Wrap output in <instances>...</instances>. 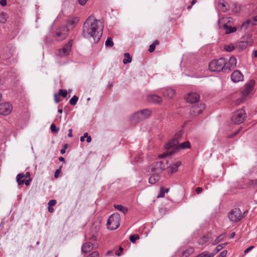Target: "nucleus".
Returning a JSON list of instances; mask_svg holds the SVG:
<instances>
[{
    "mask_svg": "<svg viewBox=\"0 0 257 257\" xmlns=\"http://www.w3.org/2000/svg\"><path fill=\"white\" fill-rule=\"evenodd\" d=\"M102 34V28L98 25V21L93 17H89L83 24V36L87 39H93L94 42H97Z\"/></svg>",
    "mask_w": 257,
    "mask_h": 257,
    "instance_id": "f257e3e1",
    "label": "nucleus"
},
{
    "mask_svg": "<svg viewBox=\"0 0 257 257\" xmlns=\"http://www.w3.org/2000/svg\"><path fill=\"white\" fill-rule=\"evenodd\" d=\"M181 137V133L180 132L177 133L174 138L169 142H168L165 146V148L166 150L171 149H175L176 150L184 149L190 148V144L189 142L187 141L181 143L179 145V138Z\"/></svg>",
    "mask_w": 257,
    "mask_h": 257,
    "instance_id": "f03ea898",
    "label": "nucleus"
},
{
    "mask_svg": "<svg viewBox=\"0 0 257 257\" xmlns=\"http://www.w3.org/2000/svg\"><path fill=\"white\" fill-rule=\"evenodd\" d=\"M151 111L149 109H145L134 113L130 117V121L133 124L145 120L151 115Z\"/></svg>",
    "mask_w": 257,
    "mask_h": 257,
    "instance_id": "7ed1b4c3",
    "label": "nucleus"
},
{
    "mask_svg": "<svg viewBox=\"0 0 257 257\" xmlns=\"http://www.w3.org/2000/svg\"><path fill=\"white\" fill-rule=\"evenodd\" d=\"M224 63L225 59L223 58L213 60L209 64V69L212 72L222 71L224 72L223 66H224Z\"/></svg>",
    "mask_w": 257,
    "mask_h": 257,
    "instance_id": "20e7f679",
    "label": "nucleus"
},
{
    "mask_svg": "<svg viewBox=\"0 0 257 257\" xmlns=\"http://www.w3.org/2000/svg\"><path fill=\"white\" fill-rule=\"evenodd\" d=\"M168 163L169 161L167 160L156 162L149 167V170H151V171H155L160 173L168 167Z\"/></svg>",
    "mask_w": 257,
    "mask_h": 257,
    "instance_id": "39448f33",
    "label": "nucleus"
},
{
    "mask_svg": "<svg viewBox=\"0 0 257 257\" xmlns=\"http://www.w3.org/2000/svg\"><path fill=\"white\" fill-rule=\"evenodd\" d=\"M119 219L120 217L118 214L111 215L107 221V228L110 230H114L117 228L119 225L118 223Z\"/></svg>",
    "mask_w": 257,
    "mask_h": 257,
    "instance_id": "423d86ee",
    "label": "nucleus"
},
{
    "mask_svg": "<svg viewBox=\"0 0 257 257\" xmlns=\"http://www.w3.org/2000/svg\"><path fill=\"white\" fill-rule=\"evenodd\" d=\"M246 117V113L243 109H240L235 112L232 117L231 120L235 124L242 123Z\"/></svg>",
    "mask_w": 257,
    "mask_h": 257,
    "instance_id": "0eeeda50",
    "label": "nucleus"
},
{
    "mask_svg": "<svg viewBox=\"0 0 257 257\" xmlns=\"http://www.w3.org/2000/svg\"><path fill=\"white\" fill-rule=\"evenodd\" d=\"M237 60L235 57L231 56L228 61L225 59L224 66H223L224 72L226 73L233 70L236 66Z\"/></svg>",
    "mask_w": 257,
    "mask_h": 257,
    "instance_id": "6e6552de",
    "label": "nucleus"
},
{
    "mask_svg": "<svg viewBox=\"0 0 257 257\" xmlns=\"http://www.w3.org/2000/svg\"><path fill=\"white\" fill-rule=\"evenodd\" d=\"M72 46V40H70L66 44L63 48L59 49L58 50V52L57 55L60 57H66L67 56L70 51L71 50V47Z\"/></svg>",
    "mask_w": 257,
    "mask_h": 257,
    "instance_id": "1a4fd4ad",
    "label": "nucleus"
},
{
    "mask_svg": "<svg viewBox=\"0 0 257 257\" xmlns=\"http://www.w3.org/2000/svg\"><path fill=\"white\" fill-rule=\"evenodd\" d=\"M228 217L230 220L232 222H236L240 220L242 218L241 210L238 208L232 209L229 212Z\"/></svg>",
    "mask_w": 257,
    "mask_h": 257,
    "instance_id": "9d476101",
    "label": "nucleus"
},
{
    "mask_svg": "<svg viewBox=\"0 0 257 257\" xmlns=\"http://www.w3.org/2000/svg\"><path fill=\"white\" fill-rule=\"evenodd\" d=\"M68 29L65 27H61L56 31L55 39L60 41L65 39L68 35Z\"/></svg>",
    "mask_w": 257,
    "mask_h": 257,
    "instance_id": "9b49d317",
    "label": "nucleus"
},
{
    "mask_svg": "<svg viewBox=\"0 0 257 257\" xmlns=\"http://www.w3.org/2000/svg\"><path fill=\"white\" fill-rule=\"evenodd\" d=\"M13 109L12 105L9 102L0 103V114L4 115L10 114Z\"/></svg>",
    "mask_w": 257,
    "mask_h": 257,
    "instance_id": "f8f14e48",
    "label": "nucleus"
},
{
    "mask_svg": "<svg viewBox=\"0 0 257 257\" xmlns=\"http://www.w3.org/2000/svg\"><path fill=\"white\" fill-rule=\"evenodd\" d=\"M204 109V104L198 103L192 106L190 110V113L192 115H197L200 114Z\"/></svg>",
    "mask_w": 257,
    "mask_h": 257,
    "instance_id": "ddd939ff",
    "label": "nucleus"
},
{
    "mask_svg": "<svg viewBox=\"0 0 257 257\" xmlns=\"http://www.w3.org/2000/svg\"><path fill=\"white\" fill-rule=\"evenodd\" d=\"M186 101L189 103L197 102L200 98L199 95L196 92L189 93L185 97Z\"/></svg>",
    "mask_w": 257,
    "mask_h": 257,
    "instance_id": "4468645a",
    "label": "nucleus"
},
{
    "mask_svg": "<svg viewBox=\"0 0 257 257\" xmlns=\"http://www.w3.org/2000/svg\"><path fill=\"white\" fill-rule=\"evenodd\" d=\"M162 93L164 97L170 99L174 96L176 94V91L171 88L166 87L162 89Z\"/></svg>",
    "mask_w": 257,
    "mask_h": 257,
    "instance_id": "2eb2a0df",
    "label": "nucleus"
},
{
    "mask_svg": "<svg viewBox=\"0 0 257 257\" xmlns=\"http://www.w3.org/2000/svg\"><path fill=\"white\" fill-rule=\"evenodd\" d=\"M231 79L234 82H238L243 80V75L240 71L236 70L232 73Z\"/></svg>",
    "mask_w": 257,
    "mask_h": 257,
    "instance_id": "dca6fc26",
    "label": "nucleus"
},
{
    "mask_svg": "<svg viewBox=\"0 0 257 257\" xmlns=\"http://www.w3.org/2000/svg\"><path fill=\"white\" fill-rule=\"evenodd\" d=\"M254 82L253 80L250 81L248 84H246L242 91V94L243 96H246L252 91Z\"/></svg>",
    "mask_w": 257,
    "mask_h": 257,
    "instance_id": "f3484780",
    "label": "nucleus"
},
{
    "mask_svg": "<svg viewBox=\"0 0 257 257\" xmlns=\"http://www.w3.org/2000/svg\"><path fill=\"white\" fill-rule=\"evenodd\" d=\"M152 173L151 176L149 178V182L152 184H154L157 182L160 179L159 175L160 173L156 172L155 171H151V170L148 171Z\"/></svg>",
    "mask_w": 257,
    "mask_h": 257,
    "instance_id": "a211bd4d",
    "label": "nucleus"
},
{
    "mask_svg": "<svg viewBox=\"0 0 257 257\" xmlns=\"http://www.w3.org/2000/svg\"><path fill=\"white\" fill-rule=\"evenodd\" d=\"M30 177V173L29 172H27L25 174L23 173L18 174L17 176V182L19 185H21L24 184V180L22 179L25 178H29Z\"/></svg>",
    "mask_w": 257,
    "mask_h": 257,
    "instance_id": "6ab92c4d",
    "label": "nucleus"
},
{
    "mask_svg": "<svg viewBox=\"0 0 257 257\" xmlns=\"http://www.w3.org/2000/svg\"><path fill=\"white\" fill-rule=\"evenodd\" d=\"M147 100L148 101L150 102L157 103H160L162 102V100L160 96L155 95L151 94L147 97Z\"/></svg>",
    "mask_w": 257,
    "mask_h": 257,
    "instance_id": "aec40b11",
    "label": "nucleus"
},
{
    "mask_svg": "<svg viewBox=\"0 0 257 257\" xmlns=\"http://www.w3.org/2000/svg\"><path fill=\"white\" fill-rule=\"evenodd\" d=\"M181 165V162L180 161H178L175 164L170 165L169 168V173L173 174L177 172L178 167L180 166Z\"/></svg>",
    "mask_w": 257,
    "mask_h": 257,
    "instance_id": "412c9836",
    "label": "nucleus"
},
{
    "mask_svg": "<svg viewBox=\"0 0 257 257\" xmlns=\"http://www.w3.org/2000/svg\"><path fill=\"white\" fill-rule=\"evenodd\" d=\"M93 248V245L91 242H86L84 243L81 248V250L84 253H87L90 251Z\"/></svg>",
    "mask_w": 257,
    "mask_h": 257,
    "instance_id": "4be33fe9",
    "label": "nucleus"
},
{
    "mask_svg": "<svg viewBox=\"0 0 257 257\" xmlns=\"http://www.w3.org/2000/svg\"><path fill=\"white\" fill-rule=\"evenodd\" d=\"M78 19L77 18H74L72 19L69 20L67 21V28L68 29H73L76 24L78 23Z\"/></svg>",
    "mask_w": 257,
    "mask_h": 257,
    "instance_id": "5701e85b",
    "label": "nucleus"
},
{
    "mask_svg": "<svg viewBox=\"0 0 257 257\" xmlns=\"http://www.w3.org/2000/svg\"><path fill=\"white\" fill-rule=\"evenodd\" d=\"M211 237V235L210 233H208L201 237H200L198 240V242L200 245H203L206 242H207L209 239H210Z\"/></svg>",
    "mask_w": 257,
    "mask_h": 257,
    "instance_id": "b1692460",
    "label": "nucleus"
},
{
    "mask_svg": "<svg viewBox=\"0 0 257 257\" xmlns=\"http://www.w3.org/2000/svg\"><path fill=\"white\" fill-rule=\"evenodd\" d=\"M218 6L221 10L225 12L228 10V6L227 3L223 1H219L218 2Z\"/></svg>",
    "mask_w": 257,
    "mask_h": 257,
    "instance_id": "393cba45",
    "label": "nucleus"
},
{
    "mask_svg": "<svg viewBox=\"0 0 257 257\" xmlns=\"http://www.w3.org/2000/svg\"><path fill=\"white\" fill-rule=\"evenodd\" d=\"M252 41L251 40L249 41H241L238 43V46L241 49H245L247 46H250L252 44Z\"/></svg>",
    "mask_w": 257,
    "mask_h": 257,
    "instance_id": "a878e982",
    "label": "nucleus"
},
{
    "mask_svg": "<svg viewBox=\"0 0 257 257\" xmlns=\"http://www.w3.org/2000/svg\"><path fill=\"white\" fill-rule=\"evenodd\" d=\"M223 28L226 31V34H229L231 33H233L236 31V29L235 27H232L230 26L227 25L226 23H224L223 24Z\"/></svg>",
    "mask_w": 257,
    "mask_h": 257,
    "instance_id": "bb28decb",
    "label": "nucleus"
},
{
    "mask_svg": "<svg viewBox=\"0 0 257 257\" xmlns=\"http://www.w3.org/2000/svg\"><path fill=\"white\" fill-rule=\"evenodd\" d=\"M114 207L117 210L123 212L124 214L127 212L128 209L126 207H124L121 205H115Z\"/></svg>",
    "mask_w": 257,
    "mask_h": 257,
    "instance_id": "cd10ccee",
    "label": "nucleus"
},
{
    "mask_svg": "<svg viewBox=\"0 0 257 257\" xmlns=\"http://www.w3.org/2000/svg\"><path fill=\"white\" fill-rule=\"evenodd\" d=\"M9 18L8 15L5 13H2L0 14V22L1 23H5L8 18Z\"/></svg>",
    "mask_w": 257,
    "mask_h": 257,
    "instance_id": "c85d7f7f",
    "label": "nucleus"
},
{
    "mask_svg": "<svg viewBox=\"0 0 257 257\" xmlns=\"http://www.w3.org/2000/svg\"><path fill=\"white\" fill-rule=\"evenodd\" d=\"M194 251L193 248H189L184 251L182 252V254L181 257H188L191 253H192Z\"/></svg>",
    "mask_w": 257,
    "mask_h": 257,
    "instance_id": "c756f323",
    "label": "nucleus"
},
{
    "mask_svg": "<svg viewBox=\"0 0 257 257\" xmlns=\"http://www.w3.org/2000/svg\"><path fill=\"white\" fill-rule=\"evenodd\" d=\"M214 255V253L213 252H209L207 251H204L202 253L199 254V256L201 257H213Z\"/></svg>",
    "mask_w": 257,
    "mask_h": 257,
    "instance_id": "7c9ffc66",
    "label": "nucleus"
},
{
    "mask_svg": "<svg viewBox=\"0 0 257 257\" xmlns=\"http://www.w3.org/2000/svg\"><path fill=\"white\" fill-rule=\"evenodd\" d=\"M124 59L123 60V63L124 64H127L128 63H130L132 61V58L130 56V55L127 53H126L124 54Z\"/></svg>",
    "mask_w": 257,
    "mask_h": 257,
    "instance_id": "2f4dec72",
    "label": "nucleus"
},
{
    "mask_svg": "<svg viewBox=\"0 0 257 257\" xmlns=\"http://www.w3.org/2000/svg\"><path fill=\"white\" fill-rule=\"evenodd\" d=\"M78 100V97L77 96H76V95H74L70 99V100L69 101V103L72 105H75L76 104Z\"/></svg>",
    "mask_w": 257,
    "mask_h": 257,
    "instance_id": "473e14b6",
    "label": "nucleus"
},
{
    "mask_svg": "<svg viewBox=\"0 0 257 257\" xmlns=\"http://www.w3.org/2000/svg\"><path fill=\"white\" fill-rule=\"evenodd\" d=\"M226 245V243H224V244H219L213 250V253H214V254L215 253H216L217 252H218L219 250H220L225 245Z\"/></svg>",
    "mask_w": 257,
    "mask_h": 257,
    "instance_id": "72a5a7b5",
    "label": "nucleus"
},
{
    "mask_svg": "<svg viewBox=\"0 0 257 257\" xmlns=\"http://www.w3.org/2000/svg\"><path fill=\"white\" fill-rule=\"evenodd\" d=\"M223 234H221L219 236H218L213 242L212 245H215L220 242V241H221L223 239Z\"/></svg>",
    "mask_w": 257,
    "mask_h": 257,
    "instance_id": "f704fd0d",
    "label": "nucleus"
},
{
    "mask_svg": "<svg viewBox=\"0 0 257 257\" xmlns=\"http://www.w3.org/2000/svg\"><path fill=\"white\" fill-rule=\"evenodd\" d=\"M139 238H140V236L138 234H133V235H131L130 236V240L133 243L135 242V241L137 239H139Z\"/></svg>",
    "mask_w": 257,
    "mask_h": 257,
    "instance_id": "c9c22d12",
    "label": "nucleus"
},
{
    "mask_svg": "<svg viewBox=\"0 0 257 257\" xmlns=\"http://www.w3.org/2000/svg\"><path fill=\"white\" fill-rule=\"evenodd\" d=\"M105 44L106 47H112L113 45V42L112 39L110 37L107 38Z\"/></svg>",
    "mask_w": 257,
    "mask_h": 257,
    "instance_id": "e433bc0d",
    "label": "nucleus"
},
{
    "mask_svg": "<svg viewBox=\"0 0 257 257\" xmlns=\"http://www.w3.org/2000/svg\"><path fill=\"white\" fill-rule=\"evenodd\" d=\"M250 19H247L244 23H242L241 27L245 29H247V27L250 25Z\"/></svg>",
    "mask_w": 257,
    "mask_h": 257,
    "instance_id": "4c0bfd02",
    "label": "nucleus"
},
{
    "mask_svg": "<svg viewBox=\"0 0 257 257\" xmlns=\"http://www.w3.org/2000/svg\"><path fill=\"white\" fill-rule=\"evenodd\" d=\"M50 128L52 133H57L59 131V129L58 128H56V125L54 123H52L51 125Z\"/></svg>",
    "mask_w": 257,
    "mask_h": 257,
    "instance_id": "58836bf2",
    "label": "nucleus"
},
{
    "mask_svg": "<svg viewBox=\"0 0 257 257\" xmlns=\"http://www.w3.org/2000/svg\"><path fill=\"white\" fill-rule=\"evenodd\" d=\"M234 47L233 45H225L224 47L225 50L227 52H230L234 49Z\"/></svg>",
    "mask_w": 257,
    "mask_h": 257,
    "instance_id": "ea45409f",
    "label": "nucleus"
},
{
    "mask_svg": "<svg viewBox=\"0 0 257 257\" xmlns=\"http://www.w3.org/2000/svg\"><path fill=\"white\" fill-rule=\"evenodd\" d=\"M59 94L62 96L63 97H66L67 95V92L65 90L59 89Z\"/></svg>",
    "mask_w": 257,
    "mask_h": 257,
    "instance_id": "a19ab883",
    "label": "nucleus"
},
{
    "mask_svg": "<svg viewBox=\"0 0 257 257\" xmlns=\"http://www.w3.org/2000/svg\"><path fill=\"white\" fill-rule=\"evenodd\" d=\"M175 153L174 151H171L169 152L165 153L161 155H160L159 157L160 158H165L168 156L171 155L172 154H173Z\"/></svg>",
    "mask_w": 257,
    "mask_h": 257,
    "instance_id": "79ce46f5",
    "label": "nucleus"
},
{
    "mask_svg": "<svg viewBox=\"0 0 257 257\" xmlns=\"http://www.w3.org/2000/svg\"><path fill=\"white\" fill-rule=\"evenodd\" d=\"M250 25L255 26L257 25V18L253 17L250 18Z\"/></svg>",
    "mask_w": 257,
    "mask_h": 257,
    "instance_id": "37998d69",
    "label": "nucleus"
},
{
    "mask_svg": "<svg viewBox=\"0 0 257 257\" xmlns=\"http://www.w3.org/2000/svg\"><path fill=\"white\" fill-rule=\"evenodd\" d=\"M99 253L97 251H94L90 254L88 255L87 257H98Z\"/></svg>",
    "mask_w": 257,
    "mask_h": 257,
    "instance_id": "c03bdc74",
    "label": "nucleus"
},
{
    "mask_svg": "<svg viewBox=\"0 0 257 257\" xmlns=\"http://www.w3.org/2000/svg\"><path fill=\"white\" fill-rule=\"evenodd\" d=\"M123 249L122 247L120 246L118 250H116L115 251V254L117 256H120L121 254V252H122Z\"/></svg>",
    "mask_w": 257,
    "mask_h": 257,
    "instance_id": "a18cd8bd",
    "label": "nucleus"
},
{
    "mask_svg": "<svg viewBox=\"0 0 257 257\" xmlns=\"http://www.w3.org/2000/svg\"><path fill=\"white\" fill-rule=\"evenodd\" d=\"M165 194L164 189L161 188L159 194L158 195V197H163Z\"/></svg>",
    "mask_w": 257,
    "mask_h": 257,
    "instance_id": "49530a36",
    "label": "nucleus"
},
{
    "mask_svg": "<svg viewBox=\"0 0 257 257\" xmlns=\"http://www.w3.org/2000/svg\"><path fill=\"white\" fill-rule=\"evenodd\" d=\"M56 204V200H51L48 202V206H54Z\"/></svg>",
    "mask_w": 257,
    "mask_h": 257,
    "instance_id": "de8ad7c7",
    "label": "nucleus"
},
{
    "mask_svg": "<svg viewBox=\"0 0 257 257\" xmlns=\"http://www.w3.org/2000/svg\"><path fill=\"white\" fill-rule=\"evenodd\" d=\"M254 247V246L253 245H251V246L248 247V248H247L246 249H245L244 250V254L247 253L249 251H250L251 250H252Z\"/></svg>",
    "mask_w": 257,
    "mask_h": 257,
    "instance_id": "09e8293b",
    "label": "nucleus"
},
{
    "mask_svg": "<svg viewBox=\"0 0 257 257\" xmlns=\"http://www.w3.org/2000/svg\"><path fill=\"white\" fill-rule=\"evenodd\" d=\"M155 48H156V46H155V44H152L150 46L149 51L150 52H153L155 50Z\"/></svg>",
    "mask_w": 257,
    "mask_h": 257,
    "instance_id": "8fccbe9b",
    "label": "nucleus"
},
{
    "mask_svg": "<svg viewBox=\"0 0 257 257\" xmlns=\"http://www.w3.org/2000/svg\"><path fill=\"white\" fill-rule=\"evenodd\" d=\"M227 254V251L223 250L219 254L218 257H225Z\"/></svg>",
    "mask_w": 257,
    "mask_h": 257,
    "instance_id": "3c124183",
    "label": "nucleus"
},
{
    "mask_svg": "<svg viewBox=\"0 0 257 257\" xmlns=\"http://www.w3.org/2000/svg\"><path fill=\"white\" fill-rule=\"evenodd\" d=\"M54 100L56 103H59L60 102V99L59 98L57 93L54 94Z\"/></svg>",
    "mask_w": 257,
    "mask_h": 257,
    "instance_id": "603ef678",
    "label": "nucleus"
},
{
    "mask_svg": "<svg viewBox=\"0 0 257 257\" xmlns=\"http://www.w3.org/2000/svg\"><path fill=\"white\" fill-rule=\"evenodd\" d=\"M87 136H88V133H84V136L80 138V141L81 142L84 141L85 138H87Z\"/></svg>",
    "mask_w": 257,
    "mask_h": 257,
    "instance_id": "864d4df0",
    "label": "nucleus"
},
{
    "mask_svg": "<svg viewBox=\"0 0 257 257\" xmlns=\"http://www.w3.org/2000/svg\"><path fill=\"white\" fill-rule=\"evenodd\" d=\"M0 5L2 6H6L7 5L6 0H0Z\"/></svg>",
    "mask_w": 257,
    "mask_h": 257,
    "instance_id": "5fc2aeb1",
    "label": "nucleus"
},
{
    "mask_svg": "<svg viewBox=\"0 0 257 257\" xmlns=\"http://www.w3.org/2000/svg\"><path fill=\"white\" fill-rule=\"evenodd\" d=\"M88 0H78V2L80 5L83 6L84 5Z\"/></svg>",
    "mask_w": 257,
    "mask_h": 257,
    "instance_id": "6e6d98bb",
    "label": "nucleus"
},
{
    "mask_svg": "<svg viewBox=\"0 0 257 257\" xmlns=\"http://www.w3.org/2000/svg\"><path fill=\"white\" fill-rule=\"evenodd\" d=\"M60 172V170L59 169L55 171V174H54V177L55 178H57L58 177Z\"/></svg>",
    "mask_w": 257,
    "mask_h": 257,
    "instance_id": "4d7b16f0",
    "label": "nucleus"
},
{
    "mask_svg": "<svg viewBox=\"0 0 257 257\" xmlns=\"http://www.w3.org/2000/svg\"><path fill=\"white\" fill-rule=\"evenodd\" d=\"M202 188H201V187H197L196 188V192L197 193V194H200L202 192Z\"/></svg>",
    "mask_w": 257,
    "mask_h": 257,
    "instance_id": "13d9d810",
    "label": "nucleus"
},
{
    "mask_svg": "<svg viewBox=\"0 0 257 257\" xmlns=\"http://www.w3.org/2000/svg\"><path fill=\"white\" fill-rule=\"evenodd\" d=\"M30 181H31L30 179L26 180L25 181H24V183L26 184V185L29 186L30 185Z\"/></svg>",
    "mask_w": 257,
    "mask_h": 257,
    "instance_id": "bf43d9fd",
    "label": "nucleus"
},
{
    "mask_svg": "<svg viewBox=\"0 0 257 257\" xmlns=\"http://www.w3.org/2000/svg\"><path fill=\"white\" fill-rule=\"evenodd\" d=\"M68 132H69V133L68 134V136L69 137H72V129H69Z\"/></svg>",
    "mask_w": 257,
    "mask_h": 257,
    "instance_id": "052dcab7",
    "label": "nucleus"
},
{
    "mask_svg": "<svg viewBox=\"0 0 257 257\" xmlns=\"http://www.w3.org/2000/svg\"><path fill=\"white\" fill-rule=\"evenodd\" d=\"M48 210L49 212H52L54 210L53 208H52V206H48Z\"/></svg>",
    "mask_w": 257,
    "mask_h": 257,
    "instance_id": "680f3d73",
    "label": "nucleus"
},
{
    "mask_svg": "<svg viewBox=\"0 0 257 257\" xmlns=\"http://www.w3.org/2000/svg\"><path fill=\"white\" fill-rule=\"evenodd\" d=\"M86 138V141L87 143H90L91 141V138L90 136H88V135Z\"/></svg>",
    "mask_w": 257,
    "mask_h": 257,
    "instance_id": "e2e57ef3",
    "label": "nucleus"
},
{
    "mask_svg": "<svg viewBox=\"0 0 257 257\" xmlns=\"http://www.w3.org/2000/svg\"><path fill=\"white\" fill-rule=\"evenodd\" d=\"M235 235V233L234 232H232L230 234L229 237H230V238H232L234 237Z\"/></svg>",
    "mask_w": 257,
    "mask_h": 257,
    "instance_id": "0e129e2a",
    "label": "nucleus"
},
{
    "mask_svg": "<svg viewBox=\"0 0 257 257\" xmlns=\"http://www.w3.org/2000/svg\"><path fill=\"white\" fill-rule=\"evenodd\" d=\"M253 56L254 57H257V51H254L253 52Z\"/></svg>",
    "mask_w": 257,
    "mask_h": 257,
    "instance_id": "69168bd1",
    "label": "nucleus"
},
{
    "mask_svg": "<svg viewBox=\"0 0 257 257\" xmlns=\"http://www.w3.org/2000/svg\"><path fill=\"white\" fill-rule=\"evenodd\" d=\"M159 43V42L158 40H155L154 43H153V44H155V46H156L157 45H158Z\"/></svg>",
    "mask_w": 257,
    "mask_h": 257,
    "instance_id": "338daca9",
    "label": "nucleus"
},
{
    "mask_svg": "<svg viewBox=\"0 0 257 257\" xmlns=\"http://www.w3.org/2000/svg\"><path fill=\"white\" fill-rule=\"evenodd\" d=\"M247 213H248V211H246L244 212L243 213V214H241V216H242V218H243V217H245V216L246 215V214H247Z\"/></svg>",
    "mask_w": 257,
    "mask_h": 257,
    "instance_id": "774afa93",
    "label": "nucleus"
}]
</instances>
